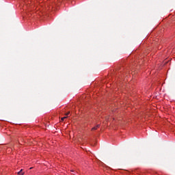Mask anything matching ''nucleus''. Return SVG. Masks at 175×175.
I'll return each instance as SVG.
<instances>
[{"mask_svg":"<svg viewBox=\"0 0 175 175\" xmlns=\"http://www.w3.org/2000/svg\"><path fill=\"white\" fill-rule=\"evenodd\" d=\"M100 126V124H97L96 126L92 129V131H96V129H98V128H99Z\"/></svg>","mask_w":175,"mask_h":175,"instance_id":"1","label":"nucleus"},{"mask_svg":"<svg viewBox=\"0 0 175 175\" xmlns=\"http://www.w3.org/2000/svg\"><path fill=\"white\" fill-rule=\"evenodd\" d=\"M18 175H23L24 172H23V170H21L20 172H18Z\"/></svg>","mask_w":175,"mask_h":175,"instance_id":"2","label":"nucleus"},{"mask_svg":"<svg viewBox=\"0 0 175 175\" xmlns=\"http://www.w3.org/2000/svg\"><path fill=\"white\" fill-rule=\"evenodd\" d=\"M68 118V117L64 116L63 118H61V121H64L65 119Z\"/></svg>","mask_w":175,"mask_h":175,"instance_id":"3","label":"nucleus"},{"mask_svg":"<svg viewBox=\"0 0 175 175\" xmlns=\"http://www.w3.org/2000/svg\"><path fill=\"white\" fill-rule=\"evenodd\" d=\"M70 114V111H68L67 113L65 114V116H69Z\"/></svg>","mask_w":175,"mask_h":175,"instance_id":"4","label":"nucleus"}]
</instances>
